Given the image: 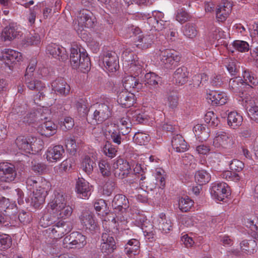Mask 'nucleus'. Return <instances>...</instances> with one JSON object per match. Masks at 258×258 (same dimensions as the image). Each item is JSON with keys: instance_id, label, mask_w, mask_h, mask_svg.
<instances>
[{"instance_id": "a878e982", "label": "nucleus", "mask_w": 258, "mask_h": 258, "mask_svg": "<svg viewBox=\"0 0 258 258\" xmlns=\"http://www.w3.org/2000/svg\"><path fill=\"white\" fill-rule=\"evenodd\" d=\"M160 77L154 73H148L144 75L143 82L150 90H155L159 87V84L161 82Z\"/></svg>"}, {"instance_id": "c03bdc74", "label": "nucleus", "mask_w": 258, "mask_h": 258, "mask_svg": "<svg viewBox=\"0 0 258 258\" xmlns=\"http://www.w3.org/2000/svg\"><path fill=\"white\" fill-rule=\"evenodd\" d=\"M224 63L231 75H235L239 71V64L236 60L226 58L224 60Z\"/></svg>"}, {"instance_id": "680f3d73", "label": "nucleus", "mask_w": 258, "mask_h": 258, "mask_svg": "<svg viewBox=\"0 0 258 258\" xmlns=\"http://www.w3.org/2000/svg\"><path fill=\"white\" fill-rule=\"evenodd\" d=\"M89 16H93V14L88 10H83L80 11L78 16V21L79 25L83 26L85 22L88 20L87 17Z\"/></svg>"}, {"instance_id": "0eeeda50", "label": "nucleus", "mask_w": 258, "mask_h": 258, "mask_svg": "<svg viewBox=\"0 0 258 258\" xmlns=\"http://www.w3.org/2000/svg\"><path fill=\"white\" fill-rule=\"evenodd\" d=\"M0 58L10 70H12L14 66L22 60V56L18 51L11 49H5L2 52Z\"/></svg>"}, {"instance_id": "9d476101", "label": "nucleus", "mask_w": 258, "mask_h": 258, "mask_svg": "<svg viewBox=\"0 0 258 258\" xmlns=\"http://www.w3.org/2000/svg\"><path fill=\"white\" fill-rule=\"evenodd\" d=\"M102 59L104 67L109 72L114 73L119 69L118 56L115 52L112 51L105 52Z\"/></svg>"}, {"instance_id": "79ce46f5", "label": "nucleus", "mask_w": 258, "mask_h": 258, "mask_svg": "<svg viewBox=\"0 0 258 258\" xmlns=\"http://www.w3.org/2000/svg\"><path fill=\"white\" fill-rule=\"evenodd\" d=\"M25 83L27 87L31 90H36L42 88L43 83L41 81L34 78L32 76H25Z\"/></svg>"}, {"instance_id": "774afa93", "label": "nucleus", "mask_w": 258, "mask_h": 258, "mask_svg": "<svg viewBox=\"0 0 258 258\" xmlns=\"http://www.w3.org/2000/svg\"><path fill=\"white\" fill-rule=\"evenodd\" d=\"M32 170L38 174H42L46 171V166L42 163H37L36 161L32 162Z\"/></svg>"}, {"instance_id": "603ef678", "label": "nucleus", "mask_w": 258, "mask_h": 258, "mask_svg": "<svg viewBox=\"0 0 258 258\" xmlns=\"http://www.w3.org/2000/svg\"><path fill=\"white\" fill-rule=\"evenodd\" d=\"M98 166L102 176L109 177L111 175V165L108 161L101 160L99 162Z\"/></svg>"}, {"instance_id": "72a5a7b5", "label": "nucleus", "mask_w": 258, "mask_h": 258, "mask_svg": "<svg viewBox=\"0 0 258 258\" xmlns=\"http://www.w3.org/2000/svg\"><path fill=\"white\" fill-rule=\"evenodd\" d=\"M258 84V80L254 74L249 71L243 72V88L252 90L253 86Z\"/></svg>"}, {"instance_id": "a211bd4d", "label": "nucleus", "mask_w": 258, "mask_h": 258, "mask_svg": "<svg viewBox=\"0 0 258 258\" xmlns=\"http://www.w3.org/2000/svg\"><path fill=\"white\" fill-rule=\"evenodd\" d=\"M21 34L19 27L15 23H11L5 27L2 31L1 37L4 41H12L18 37Z\"/></svg>"}, {"instance_id": "473e14b6", "label": "nucleus", "mask_w": 258, "mask_h": 258, "mask_svg": "<svg viewBox=\"0 0 258 258\" xmlns=\"http://www.w3.org/2000/svg\"><path fill=\"white\" fill-rule=\"evenodd\" d=\"M106 131L110 135L112 141L117 145H120L125 139L115 123H110V125L107 126Z\"/></svg>"}, {"instance_id": "b1692460", "label": "nucleus", "mask_w": 258, "mask_h": 258, "mask_svg": "<svg viewBox=\"0 0 258 258\" xmlns=\"http://www.w3.org/2000/svg\"><path fill=\"white\" fill-rule=\"evenodd\" d=\"M232 5L230 3L223 2L216 9V18L218 22H224L231 12Z\"/></svg>"}, {"instance_id": "c85d7f7f", "label": "nucleus", "mask_w": 258, "mask_h": 258, "mask_svg": "<svg viewBox=\"0 0 258 258\" xmlns=\"http://www.w3.org/2000/svg\"><path fill=\"white\" fill-rule=\"evenodd\" d=\"M57 129V125L53 121L48 120L41 124L38 127V131L42 136L49 137L56 134Z\"/></svg>"}, {"instance_id": "aec40b11", "label": "nucleus", "mask_w": 258, "mask_h": 258, "mask_svg": "<svg viewBox=\"0 0 258 258\" xmlns=\"http://www.w3.org/2000/svg\"><path fill=\"white\" fill-rule=\"evenodd\" d=\"M111 205L115 213H123L129 207V202L124 195L117 194L114 196Z\"/></svg>"}, {"instance_id": "6ab92c4d", "label": "nucleus", "mask_w": 258, "mask_h": 258, "mask_svg": "<svg viewBox=\"0 0 258 258\" xmlns=\"http://www.w3.org/2000/svg\"><path fill=\"white\" fill-rule=\"evenodd\" d=\"M64 149L61 145H56L47 149L46 155L47 161L56 162L60 160L64 156Z\"/></svg>"}, {"instance_id": "f704fd0d", "label": "nucleus", "mask_w": 258, "mask_h": 258, "mask_svg": "<svg viewBox=\"0 0 258 258\" xmlns=\"http://www.w3.org/2000/svg\"><path fill=\"white\" fill-rule=\"evenodd\" d=\"M171 143L173 148L177 152H184L188 149L186 142L180 135L177 134L173 136Z\"/></svg>"}, {"instance_id": "f3484780", "label": "nucleus", "mask_w": 258, "mask_h": 258, "mask_svg": "<svg viewBox=\"0 0 258 258\" xmlns=\"http://www.w3.org/2000/svg\"><path fill=\"white\" fill-rule=\"evenodd\" d=\"M80 219L82 224L91 232L95 231L97 227L94 215L89 211H83L80 216Z\"/></svg>"}, {"instance_id": "6e6d98bb", "label": "nucleus", "mask_w": 258, "mask_h": 258, "mask_svg": "<svg viewBox=\"0 0 258 258\" xmlns=\"http://www.w3.org/2000/svg\"><path fill=\"white\" fill-rule=\"evenodd\" d=\"M133 140L137 144L145 145L149 142L150 137L146 134L139 132L135 134Z\"/></svg>"}, {"instance_id": "052dcab7", "label": "nucleus", "mask_w": 258, "mask_h": 258, "mask_svg": "<svg viewBox=\"0 0 258 258\" xmlns=\"http://www.w3.org/2000/svg\"><path fill=\"white\" fill-rule=\"evenodd\" d=\"M39 180V177L34 176L28 177L27 178L26 181V186L28 189L29 190H32L35 188L36 189L39 188V187L40 186L39 185V183H38V180Z\"/></svg>"}, {"instance_id": "a19ab883", "label": "nucleus", "mask_w": 258, "mask_h": 258, "mask_svg": "<svg viewBox=\"0 0 258 258\" xmlns=\"http://www.w3.org/2000/svg\"><path fill=\"white\" fill-rule=\"evenodd\" d=\"M73 209L72 206L66 204L57 210L53 211L57 219L66 218L70 217L73 213Z\"/></svg>"}, {"instance_id": "1a4fd4ad", "label": "nucleus", "mask_w": 258, "mask_h": 258, "mask_svg": "<svg viewBox=\"0 0 258 258\" xmlns=\"http://www.w3.org/2000/svg\"><path fill=\"white\" fill-rule=\"evenodd\" d=\"M72 228L73 226L71 222L59 220L55 222L48 230L50 231L49 234H51L53 238L59 239L69 233Z\"/></svg>"}, {"instance_id": "13d9d810", "label": "nucleus", "mask_w": 258, "mask_h": 258, "mask_svg": "<svg viewBox=\"0 0 258 258\" xmlns=\"http://www.w3.org/2000/svg\"><path fill=\"white\" fill-rule=\"evenodd\" d=\"M116 187V182L109 179L103 186V195L106 196H110Z\"/></svg>"}, {"instance_id": "de8ad7c7", "label": "nucleus", "mask_w": 258, "mask_h": 258, "mask_svg": "<svg viewBox=\"0 0 258 258\" xmlns=\"http://www.w3.org/2000/svg\"><path fill=\"white\" fill-rule=\"evenodd\" d=\"M26 113V108L24 106L16 105L13 108L10 116L15 119H20L23 118Z\"/></svg>"}, {"instance_id": "f03ea898", "label": "nucleus", "mask_w": 258, "mask_h": 258, "mask_svg": "<svg viewBox=\"0 0 258 258\" xmlns=\"http://www.w3.org/2000/svg\"><path fill=\"white\" fill-rule=\"evenodd\" d=\"M87 243L86 236L79 232H73L63 239L62 246L67 249H80Z\"/></svg>"}, {"instance_id": "ea45409f", "label": "nucleus", "mask_w": 258, "mask_h": 258, "mask_svg": "<svg viewBox=\"0 0 258 258\" xmlns=\"http://www.w3.org/2000/svg\"><path fill=\"white\" fill-rule=\"evenodd\" d=\"M124 69L125 71H128V73L131 74V75L139 77L141 79L144 74V73L142 74V66L141 65L140 62L138 60L131 64L130 67H126V68H124Z\"/></svg>"}, {"instance_id": "f257e3e1", "label": "nucleus", "mask_w": 258, "mask_h": 258, "mask_svg": "<svg viewBox=\"0 0 258 258\" xmlns=\"http://www.w3.org/2000/svg\"><path fill=\"white\" fill-rule=\"evenodd\" d=\"M70 62L74 69L80 68L82 71H88L90 68L91 61L87 52L82 49L72 48L70 53Z\"/></svg>"}, {"instance_id": "7ed1b4c3", "label": "nucleus", "mask_w": 258, "mask_h": 258, "mask_svg": "<svg viewBox=\"0 0 258 258\" xmlns=\"http://www.w3.org/2000/svg\"><path fill=\"white\" fill-rule=\"evenodd\" d=\"M152 15L153 17H148V23L152 28L157 31L170 30V22L165 20L163 13L155 11L152 12Z\"/></svg>"}, {"instance_id": "5701e85b", "label": "nucleus", "mask_w": 258, "mask_h": 258, "mask_svg": "<svg viewBox=\"0 0 258 258\" xmlns=\"http://www.w3.org/2000/svg\"><path fill=\"white\" fill-rule=\"evenodd\" d=\"M231 139L226 133L222 131L217 132L213 140V145L215 148H227L230 145Z\"/></svg>"}, {"instance_id": "69168bd1", "label": "nucleus", "mask_w": 258, "mask_h": 258, "mask_svg": "<svg viewBox=\"0 0 258 258\" xmlns=\"http://www.w3.org/2000/svg\"><path fill=\"white\" fill-rule=\"evenodd\" d=\"M132 118L133 120L137 123H146L148 121L147 115L143 112H136Z\"/></svg>"}, {"instance_id": "393cba45", "label": "nucleus", "mask_w": 258, "mask_h": 258, "mask_svg": "<svg viewBox=\"0 0 258 258\" xmlns=\"http://www.w3.org/2000/svg\"><path fill=\"white\" fill-rule=\"evenodd\" d=\"M188 72L186 67L181 66L177 68L173 74V83L178 86H182L187 81Z\"/></svg>"}, {"instance_id": "0e129e2a", "label": "nucleus", "mask_w": 258, "mask_h": 258, "mask_svg": "<svg viewBox=\"0 0 258 258\" xmlns=\"http://www.w3.org/2000/svg\"><path fill=\"white\" fill-rule=\"evenodd\" d=\"M168 105L171 109H176L178 105V97L176 93L170 94L167 97Z\"/></svg>"}, {"instance_id": "338daca9", "label": "nucleus", "mask_w": 258, "mask_h": 258, "mask_svg": "<svg viewBox=\"0 0 258 258\" xmlns=\"http://www.w3.org/2000/svg\"><path fill=\"white\" fill-rule=\"evenodd\" d=\"M188 14L182 9L178 10L176 16V19L180 23H183L189 20Z\"/></svg>"}, {"instance_id": "f8f14e48", "label": "nucleus", "mask_w": 258, "mask_h": 258, "mask_svg": "<svg viewBox=\"0 0 258 258\" xmlns=\"http://www.w3.org/2000/svg\"><path fill=\"white\" fill-rule=\"evenodd\" d=\"M102 241L100 248L102 252L107 254L111 253L116 249V246L113 237V232L110 230H107L102 233Z\"/></svg>"}, {"instance_id": "9b49d317", "label": "nucleus", "mask_w": 258, "mask_h": 258, "mask_svg": "<svg viewBox=\"0 0 258 258\" xmlns=\"http://www.w3.org/2000/svg\"><path fill=\"white\" fill-rule=\"evenodd\" d=\"M244 107L249 119L258 123V100H255L250 96L245 97Z\"/></svg>"}, {"instance_id": "49530a36", "label": "nucleus", "mask_w": 258, "mask_h": 258, "mask_svg": "<svg viewBox=\"0 0 258 258\" xmlns=\"http://www.w3.org/2000/svg\"><path fill=\"white\" fill-rule=\"evenodd\" d=\"M210 179V174L205 170H199L195 174V180L200 185L209 182Z\"/></svg>"}, {"instance_id": "c9c22d12", "label": "nucleus", "mask_w": 258, "mask_h": 258, "mask_svg": "<svg viewBox=\"0 0 258 258\" xmlns=\"http://www.w3.org/2000/svg\"><path fill=\"white\" fill-rule=\"evenodd\" d=\"M140 243L136 239H131L125 245L124 252L128 256L136 255L139 253Z\"/></svg>"}, {"instance_id": "5fc2aeb1", "label": "nucleus", "mask_w": 258, "mask_h": 258, "mask_svg": "<svg viewBox=\"0 0 258 258\" xmlns=\"http://www.w3.org/2000/svg\"><path fill=\"white\" fill-rule=\"evenodd\" d=\"M193 206V202L188 198H181L178 202V207L182 212H187L189 211Z\"/></svg>"}, {"instance_id": "7c9ffc66", "label": "nucleus", "mask_w": 258, "mask_h": 258, "mask_svg": "<svg viewBox=\"0 0 258 258\" xmlns=\"http://www.w3.org/2000/svg\"><path fill=\"white\" fill-rule=\"evenodd\" d=\"M207 99L211 101L212 105H223L227 102V97L224 92L212 91L207 95Z\"/></svg>"}, {"instance_id": "20e7f679", "label": "nucleus", "mask_w": 258, "mask_h": 258, "mask_svg": "<svg viewBox=\"0 0 258 258\" xmlns=\"http://www.w3.org/2000/svg\"><path fill=\"white\" fill-rule=\"evenodd\" d=\"M92 115V122L101 124L112 115V109L107 103H100L95 106Z\"/></svg>"}, {"instance_id": "c756f323", "label": "nucleus", "mask_w": 258, "mask_h": 258, "mask_svg": "<svg viewBox=\"0 0 258 258\" xmlns=\"http://www.w3.org/2000/svg\"><path fill=\"white\" fill-rule=\"evenodd\" d=\"M54 199L48 204L52 212L67 204V196L62 192L55 191Z\"/></svg>"}, {"instance_id": "4c0bfd02", "label": "nucleus", "mask_w": 258, "mask_h": 258, "mask_svg": "<svg viewBox=\"0 0 258 258\" xmlns=\"http://www.w3.org/2000/svg\"><path fill=\"white\" fill-rule=\"evenodd\" d=\"M228 124L233 129H236L242 124V116L236 112L232 111L228 114Z\"/></svg>"}, {"instance_id": "3c124183", "label": "nucleus", "mask_w": 258, "mask_h": 258, "mask_svg": "<svg viewBox=\"0 0 258 258\" xmlns=\"http://www.w3.org/2000/svg\"><path fill=\"white\" fill-rule=\"evenodd\" d=\"M56 215L53 216L49 213L44 214L40 219L39 224L43 227H47L56 222Z\"/></svg>"}, {"instance_id": "e433bc0d", "label": "nucleus", "mask_w": 258, "mask_h": 258, "mask_svg": "<svg viewBox=\"0 0 258 258\" xmlns=\"http://www.w3.org/2000/svg\"><path fill=\"white\" fill-rule=\"evenodd\" d=\"M195 136L200 140L205 141L210 136L209 128L206 125L198 124L193 128Z\"/></svg>"}, {"instance_id": "09e8293b", "label": "nucleus", "mask_w": 258, "mask_h": 258, "mask_svg": "<svg viewBox=\"0 0 258 258\" xmlns=\"http://www.w3.org/2000/svg\"><path fill=\"white\" fill-rule=\"evenodd\" d=\"M95 165L96 164L93 159L88 156H86L82 161L81 167L87 174L89 175L92 173Z\"/></svg>"}, {"instance_id": "8fccbe9b", "label": "nucleus", "mask_w": 258, "mask_h": 258, "mask_svg": "<svg viewBox=\"0 0 258 258\" xmlns=\"http://www.w3.org/2000/svg\"><path fill=\"white\" fill-rule=\"evenodd\" d=\"M117 213H118V215L116 214L115 217H113L111 221L116 224L115 226L116 228V230H122L124 227H125L127 221H126L125 218L123 216V213H121V212Z\"/></svg>"}, {"instance_id": "37998d69", "label": "nucleus", "mask_w": 258, "mask_h": 258, "mask_svg": "<svg viewBox=\"0 0 258 258\" xmlns=\"http://www.w3.org/2000/svg\"><path fill=\"white\" fill-rule=\"evenodd\" d=\"M137 39H138L137 46L142 49L149 48L153 42V36L150 35H146L145 36L140 35L137 37Z\"/></svg>"}, {"instance_id": "ddd939ff", "label": "nucleus", "mask_w": 258, "mask_h": 258, "mask_svg": "<svg viewBox=\"0 0 258 258\" xmlns=\"http://www.w3.org/2000/svg\"><path fill=\"white\" fill-rule=\"evenodd\" d=\"M17 172L14 165L8 162L0 163V179L3 181L11 182L16 177Z\"/></svg>"}, {"instance_id": "bf43d9fd", "label": "nucleus", "mask_w": 258, "mask_h": 258, "mask_svg": "<svg viewBox=\"0 0 258 258\" xmlns=\"http://www.w3.org/2000/svg\"><path fill=\"white\" fill-rule=\"evenodd\" d=\"M113 167H117L119 170L130 173L131 169V166L128 162L122 158L118 159L113 164Z\"/></svg>"}, {"instance_id": "412c9836", "label": "nucleus", "mask_w": 258, "mask_h": 258, "mask_svg": "<svg viewBox=\"0 0 258 258\" xmlns=\"http://www.w3.org/2000/svg\"><path fill=\"white\" fill-rule=\"evenodd\" d=\"M47 195V190L41 186L33 191V196L31 198V206L35 209H38L44 202L45 199Z\"/></svg>"}, {"instance_id": "bb28decb", "label": "nucleus", "mask_w": 258, "mask_h": 258, "mask_svg": "<svg viewBox=\"0 0 258 258\" xmlns=\"http://www.w3.org/2000/svg\"><path fill=\"white\" fill-rule=\"evenodd\" d=\"M76 189L80 198L82 199H88L91 195V187L89 183L83 178H78L76 185Z\"/></svg>"}, {"instance_id": "4468645a", "label": "nucleus", "mask_w": 258, "mask_h": 258, "mask_svg": "<svg viewBox=\"0 0 258 258\" xmlns=\"http://www.w3.org/2000/svg\"><path fill=\"white\" fill-rule=\"evenodd\" d=\"M230 168L233 171H225L223 174V177L235 182L239 181L242 171V161L237 159H233L230 164Z\"/></svg>"}, {"instance_id": "cd10ccee", "label": "nucleus", "mask_w": 258, "mask_h": 258, "mask_svg": "<svg viewBox=\"0 0 258 258\" xmlns=\"http://www.w3.org/2000/svg\"><path fill=\"white\" fill-rule=\"evenodd\" d=\"M52 90L63 96L68 95L70 91V86L62 78H58L51 83Z\"/></svg>"}, {"instance_id": "39448f33", "label": "nucleus", "mask_w": 258, "mask_h": 258, "mask_svg": "<svg viewBox=\"0 0 258 258\" xmlns=\"http://www.w3.org/2000/svg\"><path fill=\"white\" fill-rule=\"evenodd\" d=\"M41 142L40 140L38 142L37 139L31 136H19L17 138L15 143L17 147L20 150L24 151L27 153H30L31 151L37 152L41 150V148L36 149V146Z\"/></svg>"}, {"instance_id": "a18cd8bd", "label": "nucleus", "mask_w": 258, "mask_h": 258, "mask_svg": "<svg viewBox=\"0 0 258 258\" xmlns=\"http://www.w3.org/2000/svg\"><path fill=\"white\" fill-rule=\"evenodd\" d=\"M79 114L82 116H85L89 111V104L85 99H79L76 104Z\"/></svg>"}, {"instance_id": "864d4df0", "label": "nucleus", "mask_w": 258, "mask_h": 258, "mask_svg": "<svg viewBox=\"0 0 258 258\" xmlns=\"http://www.w3.org/2000/svg\"><path fill=\"white\" fill-rule=\"evenodd\" d=\"M229 86L233 92L240 93L242 91V79L237 77L231 79L229 81Z\"/></svg>"}, {"instance_id": "dca6fc26", "label": "nucleus", "mask_w": 258, "mask_h": 258, "mask_svg": "<svg viewBox=\"0 0 258 258\" xmlns=\"http://www.w3.org/2000/svg\"><path fill=\"white\" fill-rule=\"evenodd\" d=\"M117 101L122 107L128 108L134 105L135 95L134 93L126 91H118L117 92Z\"/></svg>"}, {"instance_id": "6e6552de", "label": "nucleus", "mask_w": 258, "mask_h": 258, "mask_svg": "<svg viewBox=\"0 0 258 258\" xmlns=\"http://www.w3.org/2000/svg\"><path fill=\"white\" fill-rule=\"evenodd\" d=\"M212 197L217 201H223L230 195V188L225 182H215L210 188Z\"/></svg>"}, {"instance_id": "58836bf2", "label": "nucleus", "mask_w": 258, "mask_h": 258, "mask_svg": "<svg viewBox=\"0 0 258 258\" xmlns=\"http://www.w3.org/2000/svg\"><path fill=\"white\" fill-rule=\"evenodd\" d=\"M137 57L133 51L128 50L123 51L121 57L123 69L130 67L131 64L137 61L138 60L136 59Z\"/></svg>"}, {"instance_id": "4be33fe9", "label": "nucleus", "mask_w": 258, "mask_h": 258, "mask_svg": "<svg viewBox=\"0 0 258 258\" xmlns=\"http://www.w3.org/2000/svg\"><path fill=\"white\" fill-rule=\"evenodd\" d=\"M47 53L61 61H65L68 59V56L66 53V49L54 43L49 44L46 48Z\"/></svg>"}, {"instance_id": "423d86ee", "label": "nucleus", "mask_w": 258, "mask_h": 258, "mask_svg": "<svg viewBox=\"0 0 258 258\" xmlns=\"http://www.w3.org/2000/svg\"><path fill=\"white\" fill-rule=\"evenodd\" d=\"M160 51V60L167 69H171L180 60V56L174 50L166 49Z\"/></svg>"}, {"instance_id": "2f4dec72", "label": "nucleus", "mask_w": 258, "mask_h": 258, "mask_svg": "<svg viewBox=\"0 0 258 258\" xmlns=\"http://www.w3.org/2000/svg\"><path fill=\"white\" fill-rule=\"evenodd\" d=\"M159 230L163 233H168L172 229V223L169 217H167L163 213L159 215L157 220Z\"/></svg>"}, {"instance_id": "4d7b16f0", "label": "nucleus", "mask_w": 258, "mask_h": 258, "mask_svg": "<svg viewBox=\"0 0 258 258\" xmlns=\"http://www.w3.org/2000/svg\"><path fill=\"white\" fill-rule=\"evenodd\" d=\"M183 33L187 37L193 38L197 35V30L194 24L188 23L184 26Z\"/></svg>"}, {"instance_id": "2eb2a0df", "label": "nucleus", "mask_w": 258, "mask_h": 258, "mask_svg": "<svg viewBox=\"0 0 258 258\" xmlns=\"http://www.w3.org/2000/svg\"><path fill=\"white\" fill-rule=\"evenodd\" d=\"M142 80L133 75L127 76L124 78L122 83L124 90L129 92H139L142 88Z\"/></svg>"}, {"instance_id": "e2e57ef3", "label": "nucleus", "mask_w": 258, "mask_h": 258, "mask_svg": "<svg viewBox=\"0 0 258 258\" xmlns=\"http://www.w3.org/2000/svg\"><path fill=\"white\" fill-rule=\"evenodd\" d=\"M208 80V76L205 74H201L195 75L193 77L192 82L195 87H199L200 85L206 82Z\"/></svg>"}]
</instances>
